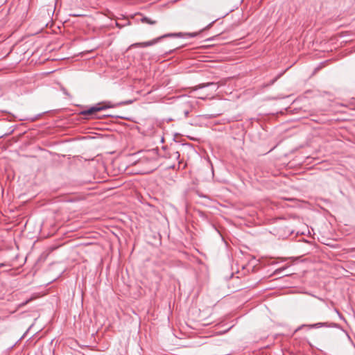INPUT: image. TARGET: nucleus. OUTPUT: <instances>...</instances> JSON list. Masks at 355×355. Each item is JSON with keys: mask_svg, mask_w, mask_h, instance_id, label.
Wrapping results in <instances>:
<instances>
[{"mask_svg": "<svg viewBox=\"0 0 355 355\" xmlns=\"http://www.w3.org/2000/svg\"><path fill=\"white\" fill-rule=\"evenodd\" d=\"M137 155L139 158L135 164L141 168V173H148L153 171L158 167L159 155L157 149L153 148L140 151Z\"/></svg>", "mask_w": 355, "mask_h": 355, "instance_id": "nucleus-1", "label": "nucleus"}, {"mask_svg": "<svg viewBox=\"0 0 355 355\" xmlns=\"http://www.w3.org/2000/svg\"><path fill=\"white\" fill-rule=\"evenodd\" d=\"M180 36H182V33H168V34H165L164 35L158 37H157L155 39H153V40H152L150 41H148V42H138V43L133 44L132 45V46H134V47H147V46H150L155 44L156 43L159 42L163 38L171 37H180Z\"/></svg>", "mask_w": 355, "mask_h": 355, "instance_id": "nucleus-2", "label": "nucleus"}, {"mask_svg": "<svg viewBox=\"0 0 355 355\" xmlns=\"http://www.w3.org/2000/svg\"><path fill=\"white\" fill-rule=\"evenodd\" d=\"M113 105L110 102H105L102 103H98L95 106L91 107L90 108L81 111L80 114L87 116V115H94L97 112H100L104 110L107 108L112 107Z\"/></svg>", "mask_w": 355, "mask_h": 355, "instance_id": "nucleus-3", "label": "nucleus"}, {"mask_svg": "<svg viewBox=\"0 0 355 355\" xmlns=\"http://www.w3.org/2000/svg\"><path fill=\"white\" fill-rule=\"evenodd\" d=\"M329 324L327 323V322H318V323H315V324H302L301 326H300L295 331H297L300 329H302L303 327H308L309 329H313V328H320V327H329Z\"/></svg>", "mask_w": 355, "mask_h": 355, "instance_id": "nucleus-4", "label": "nucleus"}, {"mask_svg": "<svg viewBox=\"0 0 355 355\" xmlns=\"http://www.w3.org/2000/svg\"><path fill=\"white\" fill-rule=\"evenodd\" d=\"M139 21L143 24H147L149 25H155L157 24V21L156 19H153L152 17L143 16L141 15Z\"/></svg>", "mask_w": 355, "mask_h": 355, "instance_id": "nucleus-5", "label": "nucleus"}, {"mask_svg": "<svg viewBox=\"0 0 355 355\" xmlns=\"http://www.w3.org/2000/svg\"><path fill=\"white\" fill-rule=\"evenodd\" d=\"M209 86H214V87H215V86H216V85H215V83H206V84H200V85H199L196 86V87H195V89H202V88H203V87H209Z\"/></svg>", "mask_w": 355, "mask_h": 355, "instance_id": "nucleus-6", "label": "nucleus"}, {"mask_svg": "<svg viewBox=\"0 0 355 355\" xmlns=\"http://www.w3.org/2000/svg\"><path fill=\"white\" fill-rule=\"evenodd\" d=\"M172 157L178 159L180 158V153L178 151H173L171 155Z\"/></svg>", "mask_w": 355, "mask_h": 355, "instance_id": "nucleus-7", "label": "nucleus"}, {"mask_svg": "<svg viewBox=\"0 0 355 355\" xmlns=\"http://www.w3.org/2000/svg\"><path fill=\"white\" fill-rule=\"evenodd\" d=\"M347 253H351L355 252V248H350L345 250Z\"/></svg>", "mask_w": 355, "mask_h": 355, "instance_id": "nucleus-8", "label": "nucleus"}, {"mask_svg": "<svg viewBox=\"0 0 355 355\" xmlns=\"http://www.w3.org/2000/svg\"><path fill=\"white\" fill-rule=\"evenodd\" d=\"M31 299H30V300H28L26 301L25 302L21 303L19 306H23L26 305V304L29 301H31Z\"/></svg>", "mask_w": 355, "mask_h": 355, "instance_id": "nucleus-9", "label": "nucleus"}, {"mask_svg": "<svg viewBox=\"0 0 355 355\" xmlns=\"http://www.w3.org/2000/svg\"><path fill=\"white\" fill-rule=\"evenodd\" d=\"M209 95V94H206V95H205V96H199V98H202V99H205V98H206Z\"/></svg>", "mask_w": 355, "mask_h": 355, "instance_id": "nucleus-10", "label": "nucleus"}, {"mask_svg": "<svg viewBox=\"0 0 355 355\" xmlns=\"http://www.w3.org/2000/svg\"><path fill=\"white\" fill-rule=\"evenodd\" d=\"M188 35H189L190 37H195L197 35V33H189Z\"/></svg>", "mask_w": 355, "mask_h": 355, "instance_id": "nucleus-11", "label": "nucleus"}, {"mask_svg": "<svg viewBox=\"0 0 355 355\" xmlns=\"http://www.w3.org/2000/svg\"><path fill=\"white\" fill-rule=\"evenodd\" d=\"M116 26L117 27H119V28H121L123 27V26H122V25H121L120 24H119L118 22H116Z\"/></svg>", "mask_w": 355, "mask_h": 355, "instance_id": "nucleus-12", "label": "nucleus"}, {"mask_svg": "<svg viewBox=\"0 0 355 355\" xmlns=\"http://www.w3.org/2000/svg\"><path fill=\"white\" fill-rule=\"evenodd\" d=\"M73 16L79 17V16H83V15H78V13H76V14L73 15Z\"/></svg>", "mask_w": 355, "mask_h": 355, "instance_id": "nucleus-13", "label": "nucleus"}, {"mask_svg": "<svg viewBox=\"0 0 355 355\" xmlns=\"http://www.w3.org/2000/svg\"><path fill=\"white\" fill-rule=\"evenodd\" d=\"M213 23H214V21H213L212 23L209 24L207 26V28H210V27L211 26V25L213 24Z\"/></svg>", "mask_w": 355, "mask_h": 355, "instance_id": "nucleus-14", "label": "nucleus"}]
</instances>
